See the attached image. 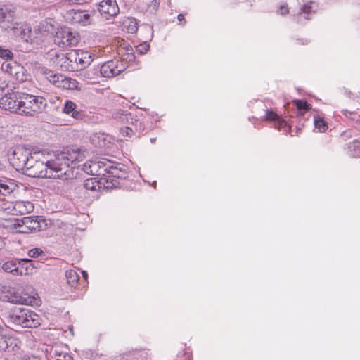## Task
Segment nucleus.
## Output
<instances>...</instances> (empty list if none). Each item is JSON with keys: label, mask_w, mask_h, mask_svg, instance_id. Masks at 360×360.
<instances>
[{"label": "nucleus", "mask_w": 360, "mask_h": 360, "mask_svg": "<svg viewBox=\"0 0 360 360\" xmlns=\"http://www.w3.org/2000/svg\"><path fill=\"white\" fill-rule=\"evenodd\" d=\"M80 157L81 154L77 150L63 151L54 155L53 158L50 160L46 159L40 152H34L24 173L34 178H72V165Z\"/></svg>", "instance_id": "nucleus-1"}, {"label": "nucleus", "mask_w": 360, "mask_h": 360, "mask_svg": "<svg viewBox=\"0 0 360 360\" xmlns=\"http://www.w3.org/2000/svg\"><path fill=\"white\" fill-rule=\"evenodd\" d=\"M55 56H56V65L65 71L74 72L82 70L93 61L90 53L79 49L71 50L67 53H56Z\"/></svg>", "instance_id": "nucleus-2"}, {"label": "nucleus", "mask_w": 360, "mask_h": 360, "mask_svg": "<svg viewBox=\"0 0 360 360\" xmlns=\"http://www.w3.org/2000/svg\"><path fill=\"white\" fill-rule=\"evenodd\" d=\"M20 115L34 116L41 113L46 107V101L42 96L21 94Z\"/></svg>", "instance_id": "nucleus-3"}, {"label": "nucleus", "mask_w": 360, "mask_h": 360, "mask_svg": "<svg viewBox=\"0 0 360 360\" xmlns=\"http://www.w3.org/2000/svg\"><path fill=\"white\" fill-rule=\"evenodd\" d=\"M10 318L13 323L23 328H36L41 324L40 316L34 311L26 308L15 311Z\"/></svg>", "instance_id": "nucleus-4"}, {"label": "nucleus", "mask_w": 360, "mask_h": 360, "mask_svg": "<svg viewBox=\"0 0 360 360\" xmlns=\"http://www.w3.org/2000/svg\"><path fill=\"white\" fill-rule=\"evenodd\" d=\"M32 155V153L28 149L22 146H18L9 155V161L16 170L25 172Z\"/></svg>", "instance_id": "nucleus-5"}, {"label": "nucleus", "mask_w": 360, "mask_h": 360, "mask_svg": "<svg viewBox=\"0 0 360 360\" xmlns=\"http://www.w3.org/2000/svg\"><path fill=\"white\" fill-rule=\"evenodd\" d=\"M46 226L45 220L39 216L23 217L18 224L19 232L23 233L39 231Z\"/></svg>", "instance_id": "nucleus-6"}, {"label": "nucleus", "mask_w": 360, "mask_h": 360, "mask_svg": "<svg viewBox=\"0 0 360 360\" xmlns=\"http://www.w3.org/2000/svg\"><path fill=\"white\" fill-rule=\"evenodd\" d=\"M56 39L58 43L62 44L64 46H75L80 40L79 34L72 31L70 28L67 27L58 30Z\"/></svg>", "instance_id": "nucleus-7"}, {"label": "nucleus", "mask_w": 360, "mask_h": 360, "mask_svg": "<svg viewBox=\"0 0 360 360\" xmlns=\"http://www.w3.org/2000/svg\"><path fill=\"white\" fill-rule=\"evenodd\" d=\"M68 13L72 23L77 24L81 26H86L94 22V15L96 13V11L72 9L69 11Z\"/></svg>", "instance_id": "nucleus-8"}, {"label": "nucleus", "mask_w": 360, "mask_h": 360, "mask_svg": "<svg viewBox=\"0 0 360 360\" xmlns=\"http://www.w3.org/2000/svg\"><path fill=\"white\" fill-rule=\"evenodd\" d=\"M15 11L7 5L0 6V27L4 30H10L17 22Z\"/></svg>", "instance_id": "nucleus-9"}, {"label": "nucleus", "mask_w": 360, "mask_h": 360, "mask_svg": "<svg viewBox=\"0 0 360 360\" xmlns=\"http://www.w3.org/2000/svg\"><path fill=\"white\" fill-rule=\"evenodd\" d=\"M21 94H8L3 96L0 99V108L11 112L20 115Z\"/></svg>", "instance_id": "nucleus-10"}, {"label": "nucleus", "mask_w": 360, "mask_h": 360, "mask_svg": "<svg viewBox=\"0 0 360 360\" xmlns=\"http://www.w3.org/2000/svg\"><path fill=\"white\" fill-rule=\"evenodd\" d=\"M125 69L124 65L119 60H109L103 63L100 69L101 74L104 77H113L118 75Z\"/></svg>", "instance_id": "nucleus-11"}, {"label": "nucleus", "mask_w": 360, "mask_h": 360, "mask_svg": "<svg viewBox=\"0 0 360 360\" xmlns=\"http://www.w3.org/2000/svg\"><path fill=\"white\" fill-rule=\"evenodd\" d=\"M98 10L107 20L116 16L120 11L116 0H103L99 3Z\"/></svg>", "instance_id": "nucleus-12"}, {"label": "nucleus", "mask_w": 360, "mask_h": 360, "mask_svg": "<svg viewBox=\"0 0 360 360\" xmlns=\"http://www.w3.org/2000/svg\"><path fill=\"white\" fill-rule=\"evenodd\" d=\"M82 169L88 174L101 176L105 174L104 172L108 167L105 161L89 160L84 164Z\"/></svg>", "instance_id": "nucleus-13"}, {"label": "nucleus", "mask_w": 360, "mask_h": 360, "mask_svg": "<svg viewBox=\"0 0 360 360\" xmlns=\"http://www.w3.org/2000/svg\"><path fill=\"white\" fill-rule=\"evenodd\" d=\"M14 27H12L10 30L13 32L15 36L19 37L23 41H32V30L31 27L27 23L17 21Z\"/></svg>", "instance_id": "nucleus-14"}, {"label": "nucleus", "mask_w": 360, "mask_h": 360, "mask_svg": "<svg viewBox=\"0 0 360 360\" xmlns=\"http://www.w3.org/2000/svg\"><path fill=\"white\" fill-rule=\"evenodd\" d=\"M18 276L32 275L37 272L38 266L30 259L19 260Z\"/></svg>", "instance_id": "nucleus-15"}, {"label": "nucleus", "mask_w": 360, "mask_h": 360, "mask_svg": "<svg viewBox=\"0 0 360 360\" xmlns=\"http://www.w3.org/2000/svg\"><path fill=\"white\" fill-rule=\"evenodd\" d=\"M33 210L34 205L30 201L18 200L13 205V211L15 214H27Z\"/></svg>", "instance_id": "nucleus-16"}, {"label": "nucleus", "mask_w": 360, "mask_h": 360, "mask_svg": "<svg viewBox=\"0 0 360 360\" xmlns=\"http://www.w3.org/2000/svg\"><path fill=\"white\" fill-rule=\"evenodd\" d=\"M18 188L15 181L8 178L0 179V194L7 195L13 193Z\"/></svg>", "instance_id": "nucleus-17"}, {"label": "nucleus", "mask_w": 360, "mask_h": 360, "mask_svg": "<svg viewBox=\"0 0 360 360\" xmlns=\"http://www.w3.org/2000/svg\"><path fill=\"white\" fill-rule=\"evenodd\" d=\"M77 105L72 101H66L63 109V112L67 115H70L72 117L76 120H81L83 114L81 111L77 110Z\"/></svg>", "instance_id": "nucleus-18"}, {"label": "nucleus", "mask_w": 360, "mask_h": 360, "mask_svg": "<svg viewBox=\"0 0 360 360\" xmlns=\"http://www.w3.org/2000/svg\"><path fill=\"white\" fill-rule=\"evenodd\" d=\"M51 356L56 360H72L67 349L60 346H55L51 349Z\"/></svg>", "instance_id": "nucleus-19"}, {"label": "nucleus", "mask_w": 360, "mask_h": 360, "mask_svg": "<svg viewBox=\"0 0 360 360\" xmlns=\"http://www.w3.org/2000/svg\"><path fill=\"white\" fill-rule=\"evenodd\" d=\"M112 118L120 124H126L129 122V120H132L131 115L127 111L119 109L116 110L112 114Z\"/></svg>", "instance_id": "nucleus-20"}, {"label": "nucleus", "mask_w": 360, "mask_h": 360, "mask_svg": "<svg viewBox=\"0 0 360 360\" xmlns=\"http://www.w3.org/2000/svg\"><path fill=\"white\" fill-rule=\"evenodd\" d=\"M315 4L314 2H309L308 4H304L301 9V11L299 13L297 21V22H302V16L303 15L304 19H309V15H311L314 12Z\"/></svg>", "instance_id": "nucleus-21"}, {"label": "nucleus", "mask_w": 360, "mask_h": 360, "mask_svg": "<svg viewBox=\"0 0 360 360\" xmlns=\"http://www.w3.org/2000/svg\"><path fill=\"white\" fill-rule=\"evenodd\" d=\"M18 259H11L6 262L2 265V269L8 273H11L14 276H18Z\"/></svg>", "instance_id": "nucleus-22"}, {"label": "nucleus", "mask_w": 360, "mask_h": 360, "mask_svg": "<svg viewBox=\"0 0 360 360\" xmlns=\"http://www.w3.org/2000/svg\"><path fill=\"white\" fill-rule=\"evenodd\" d=\"M4 300L14 304H25L26 299L18 295L11 290H8L6 294L4 295Z\"/></svg>", "instance_id": "nucleus-23"}, {"label": "nucleus", "mask_w": 360, "mask_h": 360, "mask_svg": "<svg viewBox=\"0 0 360 360\" xmlns=\"http://www.w3.org/2000/svg\"><path fill=\"white\" fill-rule=\"evenodd\" d=\"M60 88L71 90L78 89L79 82L75 79H72L65 76L62 82V84L60 85Z\"/></svg>", "instance_id": "nucleus-24"}, {"label": "nucleus", "mask_w": 360, "mask_h": 360, "mask_svg": "<svg viewBox=\"0 0 360 360\" xmlns=\"http://www.w3.org/2000/svg\"><path fill=\"white\" fill-rule=\"evenodd\" d=\"M84 187L86 190L96 191L101 188V184L96 178H89L84 181Z\"/></svg>", "instance_id": "nucleus-25"}, {"label": "nucleus", "mask_w": 360, "mask_h": 360, "mask_svg": "<svg viewBox=\"0 0 360 360\" xmlns=\"http://www.w3.org/2000/svg\"><path fill=\"white\" fill-rule=\"evenodd\" d=\"M124 29L129 33H135L138 30V24L135 18H127L123 22Z\"/></svg>", "instance_id": "nucleus-26"}, {"label": "nucleus", "mask_w": 360, "mask_h": 360, "mask_svg": "<svg viewBox=\"0 0 360 360\" xmlns=\"http://www.w3.org/2000/svg\"><path fill=\"white\" fill-rule=\"evenodd\" d=\"M65 276H66L68 283L71 287H75L77 285V282L79 278V276L77 272L75 270L70 269V270L66 271Z\"/></svg>", "instance_id": "nucleus-27"}, {"label": "nucleus", "mask_w": 360, "mask_h": 360, "mask_svg": "<svg viewBox=\"0 0 360 360\" xmlns=\"http://www.w3.org/2000/svg\"><path fill=\"white\" fill-rule=\"evenodd\" d=\"M314 123L315 127L320 132H324L328 129V124H327L326 122L323 120V117H321L319 115H315L314 116Z\"/></svg>", "instance_id": "nucleus-28"}, {"label": "nucleus", "mask_w": 360, "mask_h": 360, "mask_svg": "<svg viewBox=\"0 0 360 360\" xmlns=\"http://www.w3.org/2000/svg\"><path fill=\"white\" fill-rule=\"evenodd\" d=\"M64 77L62 75L51 73L47 76V79L53 85L60 88Z\"/></svg>", "instance_id": "nucleus-29"}, {"label": "nucleus", "mask_w": 360, "mask_h": 360, "mask_svg": "<svg viewBox=\"0 0 360 360\" xmlns=\"http://www.w3.org/2000/svg\"><path fill=\"white\" fill-rule=\"evenodd\" d=\"M107 167L108 169L105 170V172L108 173L115 177L122 178L125 174L124 171L122 170L120 168H118L117 166L107 165Z\"/></svg>", "instance_id": "nucleus-30"}, {"label": "nucleus", "mask_w": 360, "mask_h": 360, "mask_svg": "<svg viewBox=\"0 0 360 360\" xmlns=\"http://www.w3.org/2000/svg\"><path fill=\"white\" fill-rule=\"evenodd\" d=\"M293 103L299 110H308L311 109V105L308 104L306 101L303 100H294Z\"/></svg>", "instance_id": "nucleus-31"}, {"label": "nucleus", "mask_w": 360, "mask_h": 360, "mask_svg": "<svg viewBox=\"0 0 360 360\" xmlns=\"http://www.w3.org/2000/svg\"><path fill=\"white\" fill-rule=\"evenodd\" d=\"M13 57V54L11 50L0 46V58L5 60H11Z\"/></svg>", "instance_id": "nucleus-32"}, {"label": "nucleus", "mask_w": 360, "mask_h": 360, "mask_svg": "<svg viewBox=\"0 0 360 360\" xmlns=\"http://www.w3.org/2000/svg\"><path fill=\"white\" fill-rule=\"evenodd\" d=\"M275 127L278 130L284 129L285 131H288L289 127L288 126V123L280 117L278 121L275 123Z\"/></svg>", "instance_id": "nucleus-33"}, {"label": "nucleus", "mask_w": 360, "mask_h": 360, "mask_svg": "<svg viewBox=\"0 0 360 360\" xmlns=\"http://www.w3.org/2000/svg\"><path fill=\"white\" fill-rule=\"evenodd\" d=\"M280 117L272 110H267L266 112V120L270 122H274L275 123L278 121Z\"/></svg>", "instance_id": "nucleus-34"}, {"label": "nucleus", "mask_w": 360, "mask_h": 360, "mask_svg": "<svg viewBox=\"0 0 360 360\" xmlns=\"http://www.w3.org/2000/svg\"><path fill=\"white\" fill-rule=\"evenodd\" d=\"M43 253H44V252L41 249L35 248L30 249L27 252V255L30 257L36 258V257H38L39 256L41 255Z\"/></svg>", "instance_id": "nucleus-35"}, {"label": "nucleus", "mask_w": 360, "mask_h": 360, "mask_svg": "<svg viewBox=\"0 0 360 360\" xmlns=\"http://www.w3.org/2000/svg\"><path fill=\"white\" fill-rule=\"evenodd\" d=\"M120 133L123 136L131 137L134 134L133 129L129 127L120 129Z\"/></svg>", "instance_id": "nucleus-36"}, {"label": "nucleus", "mask_w": 360, "mask_h": 360, "mask_svg": "<svg viewBox=\"0 0 360 360\" xmlns=\"http://www.w3.org/2000/svg\"><path fill=\"white\" fill-rule=\"evenodd\" d=\"M148 49H149L148 45L141 44L136 47V51L141 54H144L148 51Z\"/></svg>", "instance_id": "nucleus-37"}, {"label": "nucleus", "mask_w": 360, "mask_h": 360, "mask_svg": "<svg viewBox=\"0 0 360 360\" xmlns=\"http://www.w3.org/2000/svg\"><path fill=\"white\" fill-rule=\"evenodd\" d=\"M279 13L281 14V15H285L286 13H288V8L285 5H282L280 6L279 8Z\"/></svg>", "instance_id": "nucleus-38"}, {"label": "nucleus", "mask_w": 360, "mask_h": 360, "mask_svg": "<svg viewBox=\"0 0 360 360\" xmlns=\"http://www.w3.org/2000/svg\"><path fill=\"white\" fill-rule=\"evenodd\" d=\"M21 360H41L39 357L32 356H25Z\"/></svg>", "instance_id": "nucleus-39"}, {"label": "nucleus", "mask_w": 360, "mask_h": 360, "mask_svg": "<svg viewBox=\"0 0 360 360\" xmlns=\"http://www.w3.org/2000/svg\"><path fill=\"white\" fill-rule=\"evenodd\" d=\"M5 246L4 239L0 237V250H2Z\"/></svg>", "instance_id": "nucleus-40"}, {"label": "nucleus", "mask_w": 360, "mask_h": 360, "mask_svg": "<svg viewBox=\"0 0 360 360\" xmlns=\"http://www.w3.org/2000/svg\"><path fill=\"white\" fill-rule=\"evenodd\" d=\"M177 18L179 22L185 21V18L183 14H179Z\"/></svg>", "instance_id": "nucleus-41"}, {"label": "nucleus", "mask_w": 360, "mask_h": 360, "mask_svg": "<svg viewBox=\"0 0 360 360\" xmlns=\"http://www.w3.org/2000/svg\"><path fill=\"white\" fill-rule=\"evenodd\" d=\"M82 275H83V277L84 278L86 279L87 278V273L86 271H82Z\"/></svg>", "instance_id": "nucleus-42"}, {"label": "nucleus", "mask_w": 360, "mask_h": 360, "mask_svg": "<svg viewBox=\"0 0 360 360\" xmlns=\"http://www.w3.org/2000/svg\"><path fill=\"white\" fill-rule=\"evenodd\" d=\"M10 74L13 75L14 72L13 71L12 68H11V70L9 71Z\"/></svg>", "instance_id": "nucleus-43"}, {"label": "nucleus", "mask_w": 360, "mask_h": 360, "mask_svg": "<svg viewBox=\"0 0 360 360\" xmlns=\"http://www.w3.org/2000/svg\"><path fill=\"white\" fill-rule=\"evenodd\" d=\"M8 67H9V64H6V71H8Z\"/></svg>", "instance_id": "nucleus-44"}]
</instances>
